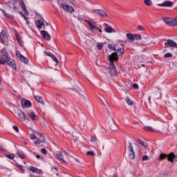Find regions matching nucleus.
<instances>
[{"instance_id":"1","label":"nucleus","mask_w":177,"mask_h":177,"mask_svg":"<svg viewBox=\"0 0 177 177\" xmlns=\"http://www.w3.org/2000/svg\"><path fill=\"white\" fill-rule=\"evenodd\" d=\"M109 73L111 75H115L117 74V68L114 64V62H117V58L115 57V53H112L109 56Z\"/></svg>"},{"instance_id":"2","label":"nucleus","mask_w":177,"mask_h":177,"mask_svg":"<svg viewBox=\"0 0 177 177\" xmlns=\"http://www.w3.org/2000/svg\"><path fill=\"white\" fill-rule=\"evenodd\" d=\"M167 158L168 161H170V162H174V160H176L177 156L174 155L173 153H171L169 155L162 153L160 156V160H164L165 158Z\"/></svg>"},{"instance_id":"3","label":"nucleus","mask_w":177,"mask_h":177,"mask_svg":"<svg viewBox=\"0 0 177 177\" xmlns=\"http://www.w3.org/2000/svg\"><path fill=\"white\" fill-rule=\"evenodd\" d=\"M163 21H165V23H166L167 26H169L170 27H176L177 26L176 18H164Z\"/></svg>"},{"instance_id":"4","label":"nucleus","mask_w":177,"mask_h":177,"mask_svg":"<svg viewBox=\"0 0 177 177\" xmlns=\"http://www.w3.org/2000/svg\"><path fill=\"white\" fill-rule=\"evenodd\" d=\"M127 149L129 150V157L130 160H135V151H133V146L131 142L127 144Z\"/></svg>"},{"instance_id":"5","label":"nucleus","mask_w":177,"mask_h":177,"mask_svg":"<svg viewBox=\"0 0 177 177\" xmlns=\"http://www.w3.org/2000/svg\"><path fill=\"white\" fill-rule=\"evenodd\" d=\"M60 8L65 10V12H68V13H73L75 12L74 8L73 6H68V4H64L61 3Z\"/></svg>"},{"instance_id":"6","label":"nucleus","mask_w":177,"mask_h":177,"mask_svg":"<svg viewBox=\"0 0 177 177\" xmlns=\"http://www.w3.org/2000/svg\"><path fill=\"white\" fill-rule=\"evenodd\" d=\"M0 38L4 45H8V35H6V30H1V32L0 33Z\"/></svg>"},{"instance_id":"7","label":"nucleus","mask_w":177,"mask_h":177,"mask_svg":"<svg viewBox=\"0 0 177 177\" xmlns=\"http://www.w3.org/2000/svg\"><path fill=\"white\" fill-rule=\"evenodd\" d=\"M91 12L92 13H95V15L100 16V17H107V14L102 9H93Z\"/></svg>"},{"instance_id":"8","label":"nucleus","mask_w":177,"mask_h":177,"mask_svg":"<svg viewBox=\"0 0 177 177\" xmlns=\"http://www.w3.org/2000/svg\"><path fill=\"white\" fill-rule=\"evenodd\" d=\"M104 27H105L104 28V31H105V32H107L108 34H111L113 32H117V30H115V29L113 28L110 25H109L106 23H104L103 24Z\"/></svg>"},{"instance_id":"9","label":"nucleus","mask_w":177,"mask_h":177,"mask_svg":"<svg viewBox=\"0 0 177 177\" xmlns=\"http://www.w3.org/2000/svg\"><path fill=\"white\" fill-rule=\"evenodd\" d=\"M8 6L11 8L13 9L15 12L19 9V5H17V0H10L8 2Z\"/></svg>"},{"instance_id":"10","label":"nucleus","mask_w":177,"mask_h":177,"mask_svg":"<svg viewBox=\"0 0 177 177\" xmlns=\"http://www.w3.org/2000/svg\"><path fill=\"white\" fill-rule=\"evenodd\" d=\"M17 119L19 121L24 122L26 121V113L21 109H19L17 111Z\"/></svg>"},{"instance_id":"11","label":"nucleus","mask_w":177,"mask_h":177,"mask_svg":"<svg viewBox=\"0 0 177 177\" xmlns=\"http://www.w3.org/2000/svg\"><path fill=\"white\" fill-rule=\"evenodd\" d=\"M36 134L41 138H37V140L35 142V145H36V146H38V145H40V143H45V137H44L42 133H41L40 132H36Z\"/></svg>"},{"instance_id":"12","label":"nucleus","mask_w":177,"mask_h":177,"mask_svg":"<svg viewBox=\"0 0 177 177\" xmlns=\"http://www.w3.org/2000/svg\"><path fill=\"white\" fill-rule=\"evenodd\" d=\"M21 106L22 109H29L30 107H31L32 104L31 102H30V100H22L21 101Z\"/></svg>"},{"instance_id":"13","label":"nucleus","mask_w":177,"mask_h":177,"mask_svg":"<svg viewBox=\"0 0 177 177\" xmlns=\"http://www.w3.org/2000/svg\"><path fill=\"white\" fill-rule=\"evenodd\" d=\"M55 155L59 161H61V162H63V164H67V162L64 160V156L61 151H56Z\"/></svg>"},{"instance_id":"14","label":"nucleus","mask_w":177,"mask_h":177,"mask_svg":"<svg viewBox=\"0 0 177 177\" xmlns=\"http://www.w3.org/2000/svg\"><path fill=\"white\" fill-rule=\"evenodd\" d=\"M165 46L168 48L170 46L171 48H177V44L172 39H167V42L165 43Z\"/></svg>"},{"instance_id":"15","label":"nucleus","mask_w":177,"mask_h":177,"mask_svg":"<svg viewBox=\"0 0 177 177\" xmlns=\"http://www.w3.org/2000/svg\"><path fill=\"white\" fill-rule=\"evenodd\" d=\"M26 114L32 121H35V120H37V115L33 111L28 110L26 111Z\"/></svg>"},{"instance_id":"16","label":"nucleus","mask_w":177,"mask_h":177,"mask_svg":"<svg viewBox=\"0 0 177 177\" xmlns=\"http://www.w3.org/2000/svg\"><path fill=\"white\" fill-rule=\"evenodd\" d=\"M124 52H125V50L124 49V48H118L115 50V52L113 53H115V58L117 59V62H118V56H124Z\"/></svg>"},{"instance_id":"17","label":"nucleus","mask_w":177,"mask_h":177,"mask_svg":"<svg viewBox=\"0 0 177 177\" xmlns=\"http://www.w3.org/2000/svg\"><path fill=\"white\" fill-rule=\"evenodd\" d=\"M44 53L45 55H46V56H49V57H51L52 60H53V62H55L56 64H59V59H57L55 55H53L52 53L49 51H45Z\"/></svg>"},{"instance_id":"18","label":"nucleus","mask_w":177,"mask_h":177,"mask_svg":"<svg viewBox=\"0 0 177 177\" xmlns=\"http://www.w3.org/2000/svg\"><path fill=\"white\" fill-rule=\"evenodd\" d=\"M158 6H162L163 8H172V6H174V3L169 1H165L163 3L158 4Z\"/></svg>"},{"instance_id":"19","label":"nucleus","mask_w":177,"mask_h":177,"mask_svg":"<svg viewBox=\"0 0 177 177\" xmlns=\"http://www.w3.org/2000/svg\"><path fill=\"white\" fill-rule=\"evenodd\" d=\"M9 54H4L0 57V64H5L9 59Z\"/></svg>"},{"instance_id":"20","label":"nucleus","mask_w":177,"mask_h":177,"mask_svg":"<svg viewBox=\"0 0 177 177\" xmlns=\"http://www.w3.org/2000/svg\"><path fill=\"white\" fill-rule=\"evenodd\" d=\"M41 35L46 41H50V35H49V33H48V32H46V30H41Z\"/></svg>"},{"instance_id":"21","label":"nucleus","mask_w":177,"mask_h":177,"mask_svg":"<svg viewBox=\"0 0 177 177\" xmlns=\"http://www.w3.org/2000/svg\"><path fill=\"white\" fill-rule=\"evenodd\" d=\"M86 23L88 24L90 30H96L97 24L96 22H91V21L85 20Z\"/></svg>"},{"instance_id":"22","label":"nucleus","mask_w":177,"mask_h":177,"mask_svg":"<svg viewBox=\"0 0 177 177\" xmlns=\"http://www.w3.org/2000/svg\"><path fill=\"white\" fill-rule=\"evenodd\" d=\"M20 4H21V7L23 9L24 12H25L26 16H28V15H30V13L27 10V7H26V3H24V1L21 0L20 1Z\"/></svg>"},{"instance_id":"23","label":"nucleus","mask_w":177,"mask_h":177,"mask_svg":"<svg viewBox=\"0 0 177 177\" xmlns=\"http://www.w3.org/2000/svg\"><path fill=\"white\" fill-rule=\"evenodd\" d=\"M0 10L3 13L5 17H7V19H10V20H13L14 17L12 15L6 13V12H5V10L2 8H0Z\"/></svg>"},{"instance_id":"24","label":"nucleus","mask_w":177,"mask_h":177,"mask_svg":"<svg viewBox=\"0 0 177 177\" xmlns=\"http://www.w3.org/2000/svg\"><path fill=\"white\" fill-rule=\"evenodd\" d=\"M7 64L10 66V67H12V68H16V64H15V61H13L10 57L7 60Z\"/></svg>"},{"instance_id":"25","label":"nucleus","mask_w":177,"mask_h":177,"mask_svg":"<svg viewBox=\"0 0 177 177\" xmlns=\"http://www.w3.org/2000/svg\"><path fill=\"white\" fill-rule=\"evenodd\" d=\"M42 26H45V22H44V19H42V21L37 20L36 21V27H37V28H41Z\"/></svg>"},{"instance_id":"26","label":"nucleus","mask_w":177,"mask_h":177,"mask_svg":"<svg viewBox=\"0 0 177 177\" xmlns=\"http://www.w3.org/2000/svg\"><path fill=\"white\" fill-rule=\"evenodd\" d=\"M35 100L38 102L39 103H41V104H45V102H44V99H42V97L39 95H35Z\"/></svg>"},{"instance_id":"27","label":"nucleus","mask_w":177,"mask_h":177,"mask_svg":"<svg viewBox=\"0 0 177 177\" xmlns=\"http://www.w3.org/2000/svg\"><path fill=\"white\" fill-rule=\"evenodd\" d=\"M19 60H21L23 63H25V64L28 63V59L21 54H19Z\"/></svg>"},{"instance_id":"28","label":"nucleus","mask_w":177,"mask_h":177,"mask_svg":"<svg viewBox=\"0 0 177 177\" xmlns=\"http://www.w3.org/2000/svg\"><path fill=\"white\" fill-rule=\"evenodd\" d=\"M125 102L129 104V106H132V104H133V101H132L129 97H125Z\"/></svg>"},{"instance_id":"29","label":"nucleus","mask_w":177,"mask_h":177,"mask_svg":"<svg viewBox=\"0 0 177 177\" xmlns=\"http://www.w3.org/2000/svg\"><path fill=\"white\" fill-rule=\"evenodd\" d=\"M126 36L130 41H135V36L131 33H127Z\"/></svg>"},{"instance_id":"30","label":"nucleus","mask_w":177,"mask_h":177,"mask_svg":"<svg viewBox=\"0 0 177 177\" xmlns=\"http://www.w3.org/2000/svg\"><path fill=\"white\" fill-rule=\"evenodd\" d=\"M144 3H145L147 6H151V5H153V1H151V0H144Z\"/></svg>"},{"instance_id":"31","label":"nucleus","mask_w":177,"mask_h":177,"mask_svg":"<svg viewBox=\"0 0 177 177\" xmlns=\"http://www.w3.org/2000/svg\"><path fill=\"white\" fill-rule=\"evenodd\" d=\"M145 131H148L149 132H154V129H153V127H150V126H147L144 127Z\"/></svg>"},{"instance_id":"32","label":"nucleus","mask_w":177,"mask_h":177,"mask_svg":"<svg viewBox=\"0 0 177 177\" xmlns=\"http://www.w3.org/2000/svg\"><path fill=\"white\" fill-rule=\"evenodd\" d=\"M17 154H18V156L19 157V158H21V160H23V158H24V157H25L24 153H23V151H18Z\"/></svg>"},{"instance_id":"33","label":"nucleus","mask_w":177,"mask_h":177,"mask_svg":"<svg viewBox=\"0 0 177 177\" xmlns=\"http://www.w3.org/2000/svg\"><path fill=\"white\" fill-rule=\"evenodd\" d=\"M139 143L141 145V146H143V147L147 148V142H145V141H142V140H139Z\"/></svg>"},{"instance_id":"34","label":"nucleus","mask_w":177,"mask_h":177,"mask_svg":"<svg viewBox=\"0 0 177 177\" xmlns=\"http://www.w3.org/2000/svg\"><path fill=\"white\" fill-rule=\"evenodd\" d=\"M16 167H17V168H19V169H20L21 171L22 174H24L26 170L24 169L23 166H21V165H19V164L17 163L16 164Z\"/></svg>"},{"instance_id":"35","label":"nucleus","mask_w":177,"mask_h":177,"mask_svg":"<svg viewBox=\"0 0 177 177\" xmlns=\"http://www.w3.org/2000/svg\"><path fill=\"white\" fill-rule=\"evenodd\" d=\"M108 121L111 124V125H114V119H113V117L109 116Z\"/></svg>"},{"instance_id":"36","label":"nucleus","mask_w":177,"mask_h":177,"mask_svg":"<svg viewBox=\"0 0 177 177\" xmlns=\"http://www.w3.org/2000/svg\"><path fill=\"white\" fill-rule=\"evenodd\" d=\"M6 157H7V158H9V160H13V158H15V154L13 153L7 154L6 155Z\"/></svg>"},{"instance_id":"37","label":"nucleus","mask_w":177,"mask_h":177,"mask_svg":"<svg viewBox=\"0 0 177 177\" xmlns=\"http://www.w3.org/2000/svg\"><path fill=\"white\" fill-rule=\"evenodd\" d=\"M109 49H110L111 50H116L117 49L115 48V46L113 45V44H109L108 46Z\"/></svg>"},{"instance_id":"38","label":"nucleus","mask_w":177,"mask_h":177,"mask_svg":"<svg viewBox=\"0 0 177 177\" xmlns=\"http://www.w3.org/2000/svg\"><path fill=\"white\" fill-rule=\"evenodd\" d=\"M165 59H169L172 57V54L170 53H167L164 55Z\"/></svg>"},{"instance_id":"39","label":"nucleus","mask_w":177,"mask_h":177,"mask_svg":"<svg viewBox=\"0 0 177 177\" xmlns=\"http://www.w3.org/2000/svg\"><path fill=\"white\" fill-rule=\"evenodd\" d=\"M142 39V35L140 34H136L134 35V39Z\"/></svg>"},{"instance_id":"40","label":"nucleus","mask_w":177,"mask_h":177,"mask_svg":"<svg viewBox=\"0 0 177 177\" xmlns=\"http://www.w3.org/2000/svg\"><path fill=\"white\" fill-rule=\"evenodd\" d=\"M30 138L31 139V140H35V139H37V136H35V134H30Z\"/></svg>"},{"instance_id":"41","label":"nucleus","mask_w":177,"mask_h":177,"mask_svg":"<svg viewBox=\"0 0 177 177\" xmlns=\"http://www.w3.org/2000/svg\"><path fill=\"white\" fill-rule=\"evenodd\" d=\"M71 5H73V6H75L77 5V1L76 0H68Z\"/></svg>"},{"instance_id":"42","label":"nucleus","mask_w":177,"mask_h":177,"mask_svg":"<svg viewBox=\"0 0 177 177\" xmlns=\"http://www.w3.org/2000/svg\"><path fill=\"white\" fill-rule=\"evenodd\" d=\"M97 48L100 50H102V49L103 48V43H98Z\"/></svg>"},{"instance_id":"43","label":"nucleus","mask_w":177,"mask_h":177,"mask_svg":"<svg viewBox=\"0 0 177 177\" xmlns=\"http://www.w3.org/2000/svg\"><path fill=\"white\" fill-rule=\"evenodd\" d=\"M35 174H38L39 175H42L44 174V172H42V170H41V169H36Z\"/></svg>"},{"instance_id":"44","label":"nucleus","mask_w":177,"mask_h":177,"mask_svg":"<svg viewBox=\"0 0 177 177\" xmlns=\"http://www.w3.org/2000/svg\"><path fill=\"white\" fill-rule=\"evenodd\" d=\"M29 171H31V172H36L37 168L32 166L29 168Z\"/></svg>"},{"instance_id":"45","label":"nucleus","mask_w":177,"mask_h":177,"mask_svg":"<svg viewBox=\"0 0 177 177\" xmlns=\"http://www.w3.org/2000/svg\"><path fill=\"white\" fill-rule=\"evenodd\" d=\"M132 88H133V89H139V85H138V84H136V83H134L132 85Z\"/></svg>"},{"instance_id":"46","label":"nucleus","mask_w":177,"mask_h":177,"mask_svg":"<svg viewBox=\"0 0 177 177\" xmlns=\"http://www.w3.org/2000/svg\"><path fill=\"white\" fill-rule=\"evenodd\" d=\"M87 156H95V152L92 151H89L86 153Z\"/></svg>"},{"instance_id":"47","label":"nucleus","mask_w":177,"mask_h":177,"mask_svg":"<svg viewBox=\"0 0 177 177\" xmlns=\"http://www.w3.org/2000/svg\"><path fill=\"white\" fill-rule=\"evenodd\" d=\"M147 160H149V156L147 155L142 156V161H147Z\"/></svg>"},{"instance_id":"48","label":"nucleus","mask_w":177,"mask_h":177,"mask_svg":"<svg viewBox=\"0 0 177 177\" xmlns=\"http://www.w3.org/2000/svg\"><path fill=\"white\" fill-rule=\"evenodd\" d=\"M41 152L42 153V154H44V155L47 154L46 149H45V148H42L41 149Z\"/></svg>"},{"instance_id":"49","label":"nucleus","mask_w":177,"mask_h":177,"mask_svg":"<svg viewBox=\"0 0 177 177\" xmlns=\"http://www.w3.org/2000/svg\"><path fill=\"white\" fill-rule=\"evenodd\" d=\"M13 129L15 132H19V127L17 126H13Z\"/></svg>"},{"instance_id":"50","label":"nucleus","mask_w":177,"mask_h":177,"mask_svg":"<svg viewBox=\"0 0 177 177\" xmlns=\"http://www.w3.org/2000/svg\"><path fill=\"white\" fill-rule=\"evenodd\" d=\"M24 20H26L27 24H30V22H29L30 19H28V17H24Z\"/></svg>"},{"instance_id":"51","label":"nucleus","mask_w":177,"mask_h":177,"mask_svg":"<svg viewBox=\"0 0 177 177\" xmlns=\"http://www.w3.org/2000/svg\"><path fill=\"white\" fill-rule=\"evenodd\" d=\"M138 30H139V31H143L145 29L142 28V26H139L138 27Z\"/></svg>"},{"instance_id":"52","label":"nucleus","mask_w":177,"mask_h":177,"mask_svg":"<svg viewBox=\"0 0 177 177\" xmlns=\"http://www.w3.org/2000/svg\"><path fill=\"white\" fill-rule=\"evenodd\" d=\"M78 93H79V95L84 96V91H82V90L80 89Z\"/></svg>"},{"instance_id":"53","label":"nucleus","mask_w":177,"mask_h":177,"mask_svg":"<svg viewBox=\"0 0 177 177\" xmlns=\"http://www.w3.org/2000/svg\"><path fill=\"white\" fill-rule=\"evenodd\" d=\"M17 42L20 45V46H23V41L21 39H18Z\"/></svg>"},{"instance_id":"54","label":"nucleus","mask_w":177,"mask_h":177,"mask_svg":"<svg viewBox=\"0 0 177 177\" xmlns=\"http://www.w3.org/2000/svg\"><path fill=\"white\" fill-rule=\"evenodd\" d=\"M91 142H96V137H91Z\"/></svg>"},{"instance_id":"55","label":"nucleus","mask_w":177,"mask_h":177,"mask_svg":"<svg viewBox=\"0 0 177 177\" xmlns=\"http://www.w3.org/2000/svg\"><path fill=\"white\" fill-rule=\"evenodd\" d=\"M36 157L39 160H44V157L39 156V155H37Z\"/></svg>"},{"instance_id":"56","label":"nucleus","mask_w":177,"mask_h":177,"mask_svg":"<svg viewBox=\"0 0 177 177\" xmlns=\"http://www.w3.org/2000/svg\"><path fill=\"white\" fill-rule=\"evenodd\" d=\"M18 13H19V15H21L22 17H24H24H26V15H24L23 14V12L19 11Z\"/></svg>"},{"instance_id":"57","label":"nucleus","mask_w":177,"mask_h":177,"mask_svg":"<svg viewBox=\"0 0 177 177\" xmlns=\"http://www.w3.org/2000/svg\"><path fill=\"white\" fill-rule=\"evenodd\" d=\"M20 55H21V53H20V52L17 51V57H20Z\"/></svg>"},{"instance_id":"58","label":"nucleus","mask_w":177,"mask_h":177,"mask_svg":"<svg viewBox=\"0 0 177 177\" xmlns=\"http://www.w3.org/2000/svg\"><path fill=\"white\" fill-rule=\"evenodd\" d=\"M53 169H54V171H57V167L56 166H53Z\"/></svg>"},{"instance_id":"59","label":"nucleus","mask_w":177,"mask_h":177,"mask_svg":"<svg viewBox=\"0 0 177 177\" xmlns=\"http://www.w3.org/2000/svg\"><path fill=\"white\" fill-rule=\"evenodd\" d=\"M44 25L46 24V26H49V23L46 22L45 21H44Z\"/></svg>"},{"instance_id":"60","label":"nucleus","mask_w":177,"mask_h":177,"mask_svg":"<svg viewBox=\"0 0 177 177\" xmlns=\"http://www.w3.org/2000/svg\"><path fill=\"white\" fill-rule=\"evenodd\" d=\"M118 42H127V40H118Z\"/></svg>"},{"instance_id":"61","label":"nucleus","mask_w":177,"mask_h":177,"mask_svg":"<svg viewBox=\"0 0 177 177\" xmlns=\"http://www.w3.org/2000/svg\"><path fill=\"white\" fill-rule=\"evenodd\" d=\"M95 30H98L99 32H102V30L99 29V28H97Z\"/></svg>"},{"instance_id":"62","label":"nucleus","mask_w":177,"mask_h":177,"mask_svg":"<svg viewBox=\"0 0 177 177\" xmlns=\"http://www.w3.org/2000/svg\"><path fill=\"white\" fill-rule=\"evenodd\" d=\"M16 38H17V41H19V39H20V37H19V35H17Z\"/></svg>"},{"instance_id":"63","label":"nucleus","mask_w":177,"mask_h":177,"mask_svg":"<svg viewBox=\"0 0 177 177\" xmlns=\"http://www.w3.org/2000/svg\"><path fill=\"white\" fill-rule=\"evenodd\" d=\"M145 39H147L149 38V36L146 35V37H144Z\"/></svg>"},{"instance_id":"64","label":"nucleus","mask_w":177,"mask_h":177,"mask_svg":"<svg viewBox=\"0 0 177 177\" xmlns=\"http://www.w3.org/2000/svg\"><path fill=\"white\" fill-rule=\"evenodd\" d=\"M113 177H118V176H117V174H114Z\"/></svg>"}]
</instances>
